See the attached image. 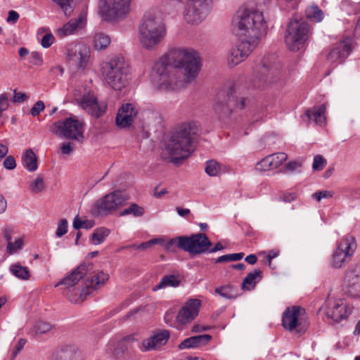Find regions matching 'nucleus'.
Instances as JSON below:
<instances>
[{"label": "nucleus", "mask_w": 360, "mask_h": 360, "mask_svg": "<svg viewBox=\"0 0 360 360\" xmlns=\"http://www.w3.org/2000/svg\"><path fill=\"white\" fill-rule=\"evenodd\" d=\"M200 66V58L194 49H170L159 59V90H176L192 83Z\"/></svg>", "instance_id": "1"}, {"label": "nucleus", "mask_w": 360, "mask_h": 360, "mask_svg": "<svg viewBox=\"0 0 360 360\" xmlns=\"http://www.w3.org/2000/svg\"><path fill=\"white\" fill-rule=\"evenodd\" d=\"M198 131L197 122L186 121L163 134L162 152L170 162L179 166L191 156L194 151L193 136Z\"/></svg>", "instance_id": "2"}, {"label": "nucleus", "mask_w": 360, "mask_h": 360, "mask_svg": "<svg viewBox=\"0 0 360 360\" xmlns=\"http://www.w3.org/2000/svg\"><path fill=\"white\" fill-rule=\"evenodd\" d=\"M233 25L239 37L258 41L266 28L262 12L253 6L240 8L233 19Z\"/></svg>", "instance_id": "3"}, {"label": "nucleus", "mask_w": 360, "mask_h": 360, "mask_svg": "<svg viewBox=\"0 0 360 360\" xmlns=\"http://www.w3.org/2000/svg\"><path fill=\"white\" fill-rule=\"evenodd\" d=\"M92 267L91 263H82L70 274L56 283L55 287L64 285L65 288H70L82 280L84 287L81 289L80 297H85L91 292V290L99 288L109 278L108 275L103 271L91 272Z\"/></svg>", "instance_id": "4"}, {"label": "nucleus", "mask_w": 360, "mask_h": 360, "mask_svg": "<svg viewBox=\"0 0 360 360\" xmlns=\"http://www.w3.org/2000/svg\"><path fill=\"white\" fill-rule=\"evenodd\" d=\"M201 301L198 299H189L177 310L175 307L168 309L164 316L167 325L178 330L186 328L198 316Z\"/></svg>", "instance_id": "5"}, {"label": "nucleus", "mask_w": 360, "mask_h": 360, "mask_svg": "<svg viewBox=\"0 0 360 360\" xmlns=\"http://www.w3.org/2000/svg\"><path fill=\"white\" fill-rule=\"evenodd\" d=\"M101 70L105 80L115 91L122 90L127 84L129 69L124 57H112L103 65Z\"/></svg>", "instance_id": "6"}, {"label": "nucleus", "mask_w": 360, "mask_h": 360, "mask_svg": "<svg viewBox=\"0 0 360 360\" xmlns=\"http://www.w3.org/2000/svg\"><path fill=\"white\" fill-rule=\"evenodd\" d=\"M139 40L142 46L152 50L158 44V10L148 9L139 25Z\"/></svg>", "instance_id": "7"}, {"label": "nucleus", "mask_w": 360, "mask_h": 360, "mask_svg": "<svg viewBox=\"0 0 360 360\" xmlns=\"http://www.w3.org/2000/svg\"><path fill=\"white\" fill-rule=\"evenodd\" d=\"M247 98L239 96L235 89L231 88L226 92H220L214 105V113L220 118L228 117L233 108L243 109L245 107Z\"/></svg>", "instance_id": "8"}, {"label": "nucleus", "mask_w": 360, "mask_h": 360, "mask_svg": "<svg viewBox=\"0 0 360 360\" xmlns=\"http://www.w3.org/2000/svg\"><path fill=\"white\" fill-rule=\"evenodd\" d=\"M309 27L307 22L300 20H291L285 34V42L291 51L302 49L308 39Z\"/></svg>", "instance_id": "9"}, {"label": "nucleus", "mask_w": 360, "mask_h": 360, "mask_svg": "<svg viewBox=\"0 0 360 360\" xmlns=\"http://www.w3.org/2000/svg\"><path fill=\"white\" fill-rule=\"evenodd\" d=\"M131 0H101L99 14L107 22L124 19L130 11Z\"/></svg>", "instance_id": "10"}, {"label": "nucleus", "mask_w": 360, "mask_h": 360, "mask_svg": "<svg viewBox=\"0 0 360 360\" xmlns=\"http://www.w3.org/2000/svg\"><path fill=\"white\" fill-rule=\"evenodd\" d=\"M49 130L58 136L68 139L79 140L84 138L83 122L73 117L55 122L50 126Z\"/></svg>", "instance_id": "11"}, {"label": "nucleus", "mask_w": 360, "mask_h": 360, "mask_svg": "<svg viewBox=\"0 0 360 360\" xmlns=\"http://www.w3.org/2000/svg\"><path fill=\"white\" fill-rule=\"evenodd\" d=\"M127 200V198L120 191L106 194L95 202L91 210V214L94 217L108 216L123 206Z\"/></svg>", "instance_id": "12"}, {"label": "nucleus", "mask_w": 360, "mask_h": 360, "mask_svg": "<svg viewBox=\"0 0 360 360\" xmlns=\"http://www.w3.org/2000/svg\"><path fill=\"white\" fill-rule=\"evenodd\" d=\"M356 248L355 238L351 235L345 236L333 252L330 264L335 269L342 268L349 262Z\"/></svg>", "instance_id": "13"}, {"label": "nucleus", "mask_w": 360, "mask_h": 360, "mask_svg": "<svg viewBox=\"0 0 360 360\" xmlns=\"http://www.w3.org/2000/svg\"><path fill=\"white\" fill-rule=\"evenodd\" d=\"M322 309L326 318L335 323L347 319L352 312V307L343 299L328 298Z\"/></svg>", "instance_id": "14"}, {"label": "nucleus", "mask_w": 360, "mask_h": 360, "mask_svg": "<svg viewBox=\"0 0 360 360\" xmlns=\"http://www.w3.org/2000/svg\"><path fill=\"white\" fill-rule=\"evenodd\" d=\"M240 38L237 44L231 49L228 57L229 65L231 67L244 61L259 42L246 37Z\"/></svg>", "instance_id": "15"}, {"label": "nucleus", "mask_w": 360, "mask_h": 360, "mask_svg": "<svg viewBox=\"0 0 360 360\" xmlns=\"http://www.w3.org/2000/svg\"><path fill=\"white\" fill-rule=\"evenodd\" d=\"M183 250L193 255H200L207 252L212 243L205 233H195L190 236H183L180 240Z\"/></svg>", "instance_id": "16"}, {"label": "nucleus", "mask_w": 360, "mask_h": 360, "mask_svg": "<svg viewBox=\"0 0 360 360\" xmlns=\"http://www.w3.org/2000/svg\"><path fill=\"white\" fill-rule=\"evenodd\" d=\"M90 48L84 43H72L67 48V58L70 64L84 70L90 58Z\"/></svg>", "instance_id": "17"}, {"label": "nucleus", "mask_w": 360, "mask_h": 360, "mask_svg": "<svg viewBox=\"0 0 360 360\" xmlns=\"http://www.w3.org/2000/svg\"><path fill=\"white\" fill-rule=\"evenodd\" d=\"M210 0H187L184 18L190 24L202 22L210 12Z\"/></svg>", "instance_id": "18"}, {"label": "nucleus", "mask_w": 360, "mask_h": 360, "mask_svg": "<svg viewBox=\"0 0 360 360\" xmlns=\"http://www.w3.org/2000/svg\"><path fill=\"white\" fill-rule=\"evenodd\" d=\"M353 47L354 39L351 37H344L332 48L327 56L328 61L334 66L342 63L350 54Z\"/></svg>", "instance_id": "19"}, {"label": "nucleus", "mask_w": 360, "mask_h": 360, "mask_svg": "<svg viewBox=\"0 0 360 360\" xmlns=\"http://www.w3.org/2000/svg\"><path fill=\"white\" fill-rule=\"evenodd\" d=\"M345 292L354 298L360 297V265L351 266L345 273L343 283Z\"/></svg>", "instance_id": "20"}, {"label": "nucleus", "mask_w": 360, "mask_h": 360, "mask_svg": "<svg viewBox=\"0 0 360 360\" xmlns=\"http://www.w3.org/2000/svg\"><path fill=\"white\" fill-rule=\"evenodd\" d=\"M304 313L305 310L298 306L287 307L283 314L282 325L283 328L290 332L295 330L297 333H301L299 329L301 325L300 318Z\"/></svg>", "instance_id": "21"}, {"label": "nucleus", "mask_w": 360, "mask_h": 360, "mask_svg": "<svg viewBox=\"0 0 360 360\" xmlns=\"http://www.w3.org/2000/svg\"><path fill=\"white\" fill-rule=\"evenodd\" d=\"M106 354H111L117 360H131L134 356V351L131 345H127L121 340L117 342H108L105 346Z\"/></svg>", "instance_id": "22"}, {"label": "nucleus", "mask_w": 360, "mask_h": 360, "mask_svg": "<svg viewBox=\"0 0 360 360\" xmlns=\"http://www.w3.org/2000/svg\"><path fill=\"white\" fill-rule=\"evenodd\" d=\"M138 114V110L132 103L122 105L116 115V124L120 128L130 127Z\"/></svg>", "instance_id": "23"}, {"label": "nucleus", "mask_w": 360, "mask_h": 360, "mask_svg": "<svg viewBox=\"0 0 360 360\" xmlns=\"http://www.w3.org/2000/svg\"><path fill=\"white\" fill-rule=\"evenodd\" d=\"M79 105L96 117H101L105 111L106 105L98 103L97 98L94 96L84 95L79 102Z\"/></svg>", "instance_id": "24"}, {"label": "nucleus", "mask_w": 360, "mask_h": 360, "mask_svg": "<svg viewBox=\"0 0 360 360\" xmlns=\"http://www.w3.org/2000/svg\"><path fill=\"white\" fill-rule=\"evenodd\" d=\"M52 360H85L82 352L72 346H66L52 355Z\"/></svg>", "instance_id": "25"}, {"label": "nucleus", "mask_w": 360, "mask_h": 360, "mask_svg": "<svg viewBox=\"0 0 360 360\" xmlns=\"http://www.w3.org/2000/svg\"><path fill=\"white\" fill-rule=\"evenodd\" d=\"M212 340L210 335H199L186 338L179 345V349L198 348L206 345Z\"/></svg>", "instance_id": "26"}, {"label": "nucleus", "mask_w": 360, "mask_h": 360, "mask_svg": "<svg viewBox=\"0 0 360 360\" xmlns=\"http://www.w3.org/2000/svg\"><path fill=\"white\" fill-rule=\"evenodd\" d=\"M183 238L177 236L175 238H169L167 236H159V245L163 247L167 252H174L176 248L183 250V246L180 244V240Z\"/></svg>", "instance_id": "27"}, {"label": "nucleus", "mask_w": 360, "mask_h": 360, "mask_svg": "<svg viewBox=\"0 0 360 360\" xmlns=\"http://www.w3.org/2000/svg\"><path fill=\"white\" fill-rule=\"evenodd\" d=\"M326 107L324 105L309 109L306 115L309 120L314 121L316 124L323 125L326 122Z\"/></svg>", "instance_id": "28"}, {"label": "nucleus", "mask_w": 360, "mask_h": 360, "mask_svg": "<svg viewBox=\"0 0 360 360\" xmlns=\"http://www.w3.org/2000/svg\"><path fill=\"white\" fill-rule=\"evenodd\" d=\"M84 16L80 15L77 19H72L68 23L65 24L63 27L58 29L56 34L58 37L63 38L68 35L72 34L79 25L82 22Z\"/></svg>", "instance_id": "29"}, {"label": "nucleus", "mask_w": 360, "mask_h": 360, "mask_svg": "<svg viewBox=\"0 0 360 360\" xmlns=\"http://www.w3.org/2000/svg\"><path fill=\"white\" fill-rule=\"evenodd\" d=\"M262 278V271L259 269H255L253 271L250 272L243 279L242 288L247 290H253Z\"/></svg>", "instance_id": "30"}, {"label": "nucleus", "mask_w": 360, "mask_h": 360, "mask_svg": "<svg viewBox=\"0 0 360 360\" xmlns=\"http://www.w3.org/2000/svg\"><path fill=\"white\" fill-rule=\"evenodd\" d=\"M22 162L24 167L29 172H34L37 170V158L34 154L32 149H27L25 153L22 155Z\"/></svg>", "instance_id": "31"}, {"label": "nucleus", "mask_w": 360, "mask_h": 360, "mask_svg": "<svg viewBox=\"0 0 360 360\" xmlns=\"http://www.w3.org/2000/svg\"><path fill=\"white\" fill-rule=\"evenodd\" d=\"M53 328V326H52L50 323L42 320H38L34 323L30 333L31 335L37 336L45 334L51 330Z\"/></svg>", "instance_id": "32"}, {"label": "nucleus", "mask_w": 360, "mask_h": 360, "mask_svg": "<svg viewBox=\"0 0 360 360\" xmlns=\"http://www.w3.org/2000/svg\"><path fill=\"white\" fill-rule=\"evenodd\" d=\"M10 271L13 275L21 280H28L30 278V273L27 267L15 263L10 266Z\"/></svg>", "instance_id": "33"}, {"label": "nucleus", "mask_w": 360, "mask_h": 360, "mask_svg": "<svg viewBox=\"0 0 360 360\" xmlns=\"http://www.w3.org/2000/svg\"><path fill=\"white\" fill-rule=\"evenodd\" d=\"M110 233V229L105 227H99L94 230L91 240L94 245H100L104 242Z\"/></svg>", "instance_id": "34"}, {"label": "nucleus", "mask_w": 360, "mask_h": 360, "mask_svg": "<svg viewBox=\"0 0 360 360\" xmlns=\"http://www.w3.org/2000/svg\"><path fill=\"white\" fill-rule=\"evenodd\" d=\"M306 15L307 18L315 22H321L323 18V13L316 5L309 6L306 10Z\"/></svg>", "instance_id": "35"}, {"label": "nucleus", "mask_w": 360, "mask_h": 360, "mask_svg": "<svg viewBox=\"0 0 360 360\" xmlns=\"http://www.w3.org/2000/svg\"><path fill=\"white\" fill-rule=\"evenodd\" d=\"M110 43L109 36L103 33H98L94 36V45L97 50L105 49Z\"/></svg>", "instance_id": "36"}, {"label": "nucleus", "mask_w": 360, "mask_h": 360, "mask_svg": "<svg viewBox=\"0 0 360 360\" xmlns=\"http://www.w3.org/2000/svg\"><path fill=\"white\" fill-rule=\"evenodd\" d=\"M144 214L143 207L138 205L136 203H132L127 208L123 210L120 213V216H125L131 214L135 217H139L143 216Z\"/></svg>", "instance_id": "37"}, {"label": "nucleus", "mask_w": 360, "mask_h": 360, "mask_svg": "<svg viewBox=\"0 0 360 360\" xmlns=\"http://www.w3.org/2000/svg\"><path fill=\"white\" fill-rule=\"evenodd\" d=\"M205 172L210 176H218L221 172V167L218 162L214 160L207 161L205 169Z\"/></svg>", "instance_id": "38"}, {"label": "nucleus", "mask_w": 360, "mask_h": 360, "mask_svg": "<svg viewBox=\"0 0 360 360\" xmlns=\"http://www.w3.org/2000/svg\"><path fill=\"white\" fill-rule=\"evenodd\" d=\"M268 157L273 169L278 167L288 158V155L285 153H274Z\"/></svg>", "instance_id": "39"}, {"label": "nucleus", "mask_w": 360, "mask_h": 360, "mask_svg": "<svg viewBox=\"0 0 360 360\" xmlns=\"http://www.w3.org/2000/svg\"><path fill=\"white\" fill-rule=\"evenodd\" d=\"M158 345V333H154L150 338L144 340L139 347L142 352H147L155 348Z\"/></svg>", "instance_id": "40"}, {"label": "nucleus", "mask_w": 360, "mask_h": 360, "mask_svg": "<svg viewBox=\"0 0 360 360\" xmlns=\"http://www.w3.org/2000/svg\"><path fill=\"white\" fill-rule=\"evenodd\" d=\"M179 284V280L174 275L164 276L159 283V289L166 287H176Z\"/></svg>", "instance_id": "41"}, {"label": "nucleus", "mask_w": 360, "mask_h": 360, "mask_svg": "<svg viewBox=\"0 0 360 360\" xmlns=\"http://www.w3.org/2000/svg\"><path fill=\"white\" fill-rule=\"evenodd\" d=\"M14 233L13 230L9 227L6 226L3 230V235L6 240L7 241V245H6V252L7 253H12L13 252V246H12V238L13 235Z\"/></svg>", "instance_id": "42"}, {"label": "nucleus", "mask_w": 360, "mask_h": 360, "mask_svg": "<svg viewBox=\"0 0 360 360\" xmlns=\"http://www.w3.org/2000/svg\"><path fill=\"white\" fill-rule=\"evenodd\" d=\"M215 292L225 299H233L235 297L233 291V287L231 285L217 288L215 289Z\"/></svg>", "instance_id": "43"}, {"label": "nucleus", "mask_w": 360, "mask_h": 360, "mask_svg": "<svg viewBox=\"0 0 360 360\" xmlns=\"http://www.w3.org/2000/svg\"><path fill=\"white\" fill-rule=\"evenodd\" d=\"M243 256H244V253H243V252L224 255L219 257L216 259V263L229 262H231V261H239L243 257Z\"/></svg>", "instance_id": "44"}, {"label": "nucleus", "mask_w": 360, "mask_h": 360, "mask_svg": "<svg viewBox=\"0 0 360 360\" xmlns=\"http://www.w3.org/2000/svg\"><path fill=\"white\" fill-rule=\"evenodd\" d=\"M57 4L63 10L66 16H70L73 12V8L70 4V0H52Z\"/></svg>", "instance_id": "45"}, {"label": "nucleus", "mask_w": 360, "mask_h": 360, "mask_svg": "<svg viewBox=\"0 0 360 360\" xmlns=\"http://www.w3.org/2000/svg\"><path fill=\"white\" fill-rule=\"evenodd\" d=\"M44 179L41 176H38L30 184V188L34 193H38L44 189Z\"/></svg>", "instance_id": "46"}, {"label": "nucleus", "mask_w": 360, "mask_h": 360, "mask_svg": "<svg viewBox=\"0 0 360 360\" xmlns=\"http://www.w3.org/2000/svg\"><path fill=\"white\" fill-rule=\"evenodd\" d=\"M255 169L260 172H266L273 169L268 155L257 163Z\"/></svg>", "instance_id": "47"}, {"label": "nucleus", "mask_w": 360, "mask_h": 360, "mask_svg": "<svg viewBox=\"0 0 360 360\" xmlns=\"http://www.w3.org/2000/svg\"><path fill=\"white\" fill-rule=\"evenodd\" d=\"M68 223L67 219H61L58 221V227L56 231L57 237L60 238L68 232Z\"/></svg>", "instance_id": "48"}, {"label": "nucleus", "mask_w": 360, "mask_h": 360, "mask_svg": "<svg viewBox=\"0 0 360 360\" xmlns=\"http://www.w3.org/2000/svg\"><path fill=\"white\" fill-rule=\"evenodd\" d=\"M303 160H295L293 161H290L286 164L285 168L288 171L290 172H301V167L302 166Z\"/></svg>", "instance_id": "49"}, {"label": "nucleus", "mask_w": 360, "mask_h": 360, "mask_svg": "<svg viewBox=\"0 0 360 360\" xmlns=\"http://www.w3.org/2000/svg\"><path fill=\"white\" fill-rule=\"evenodd\" d=\"M326 159L323 156H321L320 155H317L314 158L312 168L314 170L320 171L323 169V167L326 166Z\"/></svg>", "instance_id": "50"}, {"label": "nucleus", "mask_w": 360, "mask_h": 360, "mask_svg": "<svg viewBox=\"0 0 360 360\" xmlns=\"http://www.w3.org/2000/svg\"><path fill=\"white\" fill-rule=\"evenodd\" d=\"M333 195V193L330 191H321L312 194V198L317 201H321L323 198H330Z\"/></svg>", "instance_id": "51"}, {"label": "nucleus", "mask_w": 360, "mask_h": 360, "mask_svg": "<svg viewBox=\"0 0 360 360\" xmlns=\"http://www.w3.org/2000/svg\"><path fill=\"white\" fill-rule=\"evenodd\" d=\"M45 108V105L42 101L36 102L30 110L32 116L36 117L39 115Z\"/></svg>", "instance_id": "52"}, {"label": "nucleus", "mask_w": 360, "mask_h": 360, "mask_svg": "<svg viewBox=\"0 0 360 360\" xmlns=\"http://www.w3.org/2000/svg\"><path fill=\"white\" fill-rule=\"evenodd\" d=\"M26 342V340L23 338H21L18 341V342L15 345L14 349L11 353V360H13L17 356V355L22 351Z\"/></svg>", "instance_id": "53"}, {"label": "nucleus", "mask_w": 360, "mask_h": 360, "mask_svg": "<svg viewBox=\"0 0 360 360\" xmlns=\"http://www.w3.org/2000/svg\"><path fill=\"white\" fill-rule=\"evenodd\" d=\"M158 244V238H154L151 240H149L146 242L142 243L139 245H133L131 247L136 248L138 250H148L152 246Z\"/></svg>", "instance_id": "54"}, {"label": "nucleus", "mask_w": 360, "mask_h": 360, "mask_svg": "<svg viewBox=\"0 0 360 360\" xmlns=\"http://www.w3.org/2000/svg\"><path fill=\"white\" fill-rule=\"evenodd\" d=\"M43 62L42 56L40 53L33 51L30 57V63L33 65H41Z\"/></svg>", "instance_id": "55"}, {"label": "nucleus", "mask_w": 360, "mask_h": 360, "mask_svg": "<svg viewBox=\"0 0 360 360\" xmlns=\"http://www.w3.org/2000/svg\"><path fill=\"white\" fill-rule=\"evenodd\" d=\"M3 165L5 169L12 170L16 167L15 159L12 155L6 156Z\"/></svg>", "instance_id": "56"}, {"label": "nucleus", "mask_w": 360, "mask_h": 360, "mask_svg": "<svg viewBox=\"0 0 360 360\" xmlns=\"http://www.w3.org/2000/svg\"><path fill=\"white\" fill-rule=\"evenodd\" d=\"M54 41V37L51 33L46 34L41 39V44L44 48L50 47Z\"/></svg>", "instance_id": "57"}, {"label": "nucleus", "mask_w": 360, "mask_h": 360, "mask_svg": "<svg viewBox=\"0 0 360 360\" xmlns=\"http://www.w3.org/2000/svg\"><path fill=\"white\" fill-rule=\"evenodd\" d=\"M169 332L167 330H159V345H165L169 338Z\"/></svg>", "instance_id": "58"}, {"label": "nucleus", "mask_w": 360, "mask_h": 360, "mask_svg": "<svg viewBox=\"0 0 360 360\" xmlns=\"http://www.w3.org/2000/svg\"><path fill=\"white\" fill-rule=\"evenodd\" d=\"M9 106L8 97L6 94L0 95V112L5 111Z\"/></svg>", "instance_id": "59"}, {"label": "nucleus", "mask_w": 360, "mask_h": 360, "mask_svg": "<svg viewBox=\"0 0 360 360\" xmlns=\"http://www.w3.org/2000/svg\"><path fill=\"white\" fill-rule=\"evenodd\" d=\"M23 245V239L22 238H18L15 239L14 242H12V246L13 252L12 253H8V255H13L18 252L22 249Z\"/></svg>", "instance_id": "60"}, {"label": "nucleus", "mask_w": 360, "mask_h": 360, "mask_svg": "<svg viewBox=\"0 0 360 360\" xmlns=\"http://www.w3.org/2000/svg\"><path fill=\"white\" fill-rule=\"evenodd\" d=\"M13 92H14V96L13 98V103H22V102L25 101L27 98V96H26L25 94L21 93V92H18L16 89H15Z\"/></svg>", "instance_id": "61"}, {"label": "nucleus", "mask_w": 360, "mask_h": 360, "mask_svg": "<svg viewBox=\"0 0 360 360\" xmlns=\"http://www.w3.org/2000/svg\"><path fill=\"white\" fill-rule=\"evenodd\" d=\"M63 154L69 155L73 151V146L71 142L63 143L60 146Z\"/></svg>", "instance_id": "62"}, {"label": "nucleus", "mask_w": 360, "mask_h": 360, "mask_svg": "<svg viewBox=\"0 0 360 360\" xmlns=\"http://www.w3.org/2000/svg\"><path fill=\"white\" fill-rule=\"evenodd\" d=\"M296 198H297V193H294V192L284 193L281 197V200L285 202H290L295 200L296 199Z\"/></svg>", "instance_id": "63"}, {"label": "nucleus", "mask_w": 360, "mask_h": 360, "mask_svg": "<svg viewBox=\"0 0 360 360\" xmlns=\"http://www.w3.org/2000/svg\"><path fill=\"white\" fill-rule=\"evenodd\" d=\"M19 14L15 11H10L7 17L6 21L8 22L15 23L19 19Z\"/></svg>", "instance_id": "64"}]
</instances>
